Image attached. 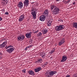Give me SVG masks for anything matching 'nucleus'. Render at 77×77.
Returning a JSON list of instances; mask_svg holds the SVG:
<instances>
[{"mask_svg":"<svg viewBox=\"0 0 77 77\" xmlns=\"http://www.w3.org/2000/svg\"><path fill=\"white\" fill-rule=\"evenodd\" d=\"M50 8L51 9V11H52V13L54 15H56L57 14V12L59 11V8L56 6L55 5H51Z\"/></svg>","mask_w":77,"mask_h":77,"instance_id":"1","label":"nucleus"},{"mask_svg":"<svg viewBox=\"0 0 77 77\" xmlns=\"http://www.w3.org/2000/svg\"><path fill=\"white\" fill-rule=\"evenodd\" d=\"M6 51L8 53H12L13 51H14V47L11 45L7 47H5Z\"/></svg>","mask_w":77,"mask_h":77,"instance_id":"2","label":"nucleus"},{"mask_svg":"<svg viewBox=\"0 0 77 77\" xmlns=\"http://www.w3.org/2000/svg\"><path fill=\"white\" fill-rule=\"evenodd\" d=\"M31 14L32 15L33 19H36V14H37V10L34 9L33 8H32L31 10ZM33 11H34L33 12Z\"/></svg>","mask_w":77,"mask_h":77,"instance_id":"3","label":"nucleus"},{"mask_svg":"<svg viewBox=\"0 0 77 77\" xmlns=\"http://www.w3.org/2000/svg\"><path fill=\"white\" fill-rule=\"evenodd\" d=\"M65 28V26L63 25H60L57 26L55 27V30L57 32L62 30Z\"/></svg>","mask_w":77,"mask_h":77,"instance_id":"4","label":"nucleus"},{"mask_svg":"<svg viewBox=\"0 0 77 77\" xmlns=\"http://www.w3.org/2000/svg\"><path fill=\"white\" fill-rule=\"evenodd\" d=\"M56 71H51L49 73H47L45 75L46 77H52L54 75L56 74Z\"/></svg>","mask_w":77,"mask_h":77,"instance_id":"5","label":"nucleus"},{"mask_svg":"<svg viewBox=\"0 0 77 77\" xmlns=\"http://www.w3.org/2000/svg\"><path fill=\"white\" fill-rule=\"evenodd\" d=\"M24 38V35H22L18 37L17 39V41H23Z\"/></svg>","mask_w":77,"mask_h":77,"instance_id":"6","label":"nucleus"},{"mask_svg":"<svg viewBox=\"0 0 77 77\" xmlns=\"http://www.w3.org/2000/svg\"><path fill=\"white\" fill-rule=\"evenodd\" d=\"M66 60H67V57L66 55H64L63 56L62 60H61L60 62H65Z\"/></svg>","mask_w":77,"mask_h":77,"instance_id":"7","label":"nucleus"},{"mask_svg":"<svg viewBox=\"0 0 77 77\" xmlns=\"http://www.w3.org/2000/svg\"><path fill=\"white\" fill-rule=\"evenodd\" d=\"M24 5L26 7L28 6L29 5V0H25L23 2Z\"/></svg>","mask_w":77,"mask_h":77,"instance_id":"8","label":"nucleus"},{"mask_svg":"<svg viewBox=\"0 0 77 77\" xmlns=\"http://www.w3.org/2000/svg\"><path fill=\"white\" fill-rule=\"evenodd\" d=\"M17 6L19 8H22L23 7V4L22 2H20L18 3Z\"/></svg>","mask_w":77,"mask_h":77,"instance_id":"9","label":"nucleus"},{"mask_svg":"<svg viewBox=\"0 0 77 77\" xmlns=\"http://www.w3.org/2000/svg\"><path fill=\"white\" fill-rule=\"evenodd\" d=\"M25 36L27 39H30V38H31V36H32V32L26 33L25 35Z\"/></svg>","mask_w":77,"mask_h":77,"instance_id":"10","label":"nucleus"},{"mask_svg":"<svg viewBox=\"0 0 77 77\" xmlns=\"http://www.w3.org/2000/svg\"><path fill=\"white\" fill-rule=\"evenodd\" d=\"M24 15H22L20 16L19 19V22L22 21L24 20Z\"/></svg>","mask_w":77,"mask_h":77,"instance_id":"11","label":"nucleus"},{"mask_svg":"<svg viewBox=\"0 0 77 77\" xmlns=\"http://www.w3.org/2000/svg\"><path fill=\"white\" fill-rule=\"evenodd\" d=\"M7 44V43L6 42H5L3 43V44L0 45V48H3L6 46V45Z\"/></svg>","mask_w":77,"mask_h":77,"instance_id":"12","label":"nucleus"},{"mask_svg":"<svg viewBox=\"0 0 77 77\" xmlns=\"http://www.w3.org/2000/svg\"><path fill=\"white\" fill-rule=\"evenodd\" d=\"M8 2V0H2V3L3 5L5 6V5H7Z\"/></svg>","mask_w":77,"mask_h":77,"instance_id":"13","label":"nucleus"},{"mask_svg":"<svg viewBox=\"0 0 77 77\" xmlns=\"http://www.w3.org/2000/svg\"><path fill=\"white\" fill-rule=\"evenodd\" d=\"M45 20V16L43 15L41 16L40 18V20L42 21H44Z\"/></svg>","mask_w":77,"mask_h":77,"instance_id":"14","label":"nucleus"},{"mask_svg":"<svg viewBox=\"0 0 77 77\" xmlns=\"http://www.w3.org/2000/svg\"><path fill=\"white\" fill-rule=\"evenodd\" d=\"M52 20L50 19L49 20H48L47 22V24L48 26H50L51 24V23L52 22Z\"/></svg>","mask_w":77,"mask_h":77,"instance_id":"15","label":"nucleus"},{"mask_svg":"<svg viewBox=\"0 0 77 77\" xmlns=\"http://www.w3.org/2000/svg\"><path fill=\"white\" fill-rule=\"evenodd\" d=\"M28 73L30 75H35L34 72L32 70H29L28 72Z\"/></svg>","mask_w":77,"mask_h":77,"instance_id":"16","label":"nucleus"},{"mask_svg":"<svg viewBox=\"0 0 77 77\" xmlns=\"http://www.w3.org/2000/svg\"><path fill=\"white\" fill-rule=\"evenodd\" d=\"M41 70V68L40 67H37L34 69V71L35 72H38Z\"/></svg>","mask_w":77,"mask_h":77,"instance_id":"17","label":"nucleus"},{"mask_svg":"<svg viewBox=\"0 0 77 77\" xmlns=\"http://www.w3.org/2000/svg\"><path fill=\"white\" fill-rule=\"evenodd\" d=\"M48 10H46L44 12L43 14L45 16H47L48 14Z\"/></svg>","mask_w":77,"mask_h":77,"instance_id":"18","label":"nucleus"},{"mask_svg":"<svg viewBox=\"0 0 77 77\" xmlns=\"http://www.w3.org/2000/svg\"><path fill=\"white\" fill-rule=\"evenodd\" d=\"M73 26L75 29H77V22H74L73 23Z\"/></svg>","mask_w":77,"mask_h":77,"instance_id":"19","label":"nucleus"},{"mask_svg":"<svg viewBox=\"0 0 77 77\" xmlns=\"http://www.w3.org/2000/svg\"><path fill=\"white\" fill-rule=\"evenodd\" d=\"M42 32L43 34H45L48 32V30L47 29H43L42 30Z\"/></svg>","mask_w":77,"mask_h":77,"instance_id":"20","label":"nucleus"},{"mask_svg":"<svg viewBox=\"0 0 77 77\" xmlns=\"http://www.w3.org/2000/svg\"><path fill=\"white\" fill-rule=\"evenodd\" d=\"M42 62V60L41 59H39L38 60V61H36L35 62V63H41Z\"/></svg>","mask_w":77,"mask_h":77,"instance_id":"21","label":"nucleus"},{"mask_svg":"<svg viewBox=\"0 0 77 77\" xmlns=\"http://www.w3.org/2000/svg\"><path fill=\"white\" fill-rule=\"evenodd\" d=\"M43 55L42 56V58H45V56H46V54L45 53H43Z\"/></svg>","mask_w":77,"mask_h":77,"instance_id":"22","label":"nucleus"},{"mask_svg":"<svg viewBox=\"0 0 77 77\" xmlns=\"http://www.w3.org/2000/svg\"><path fill=\"white\" fill-rule=\"evenodd\" d=\"M58 44H59V45L60 46V45H62V44H63V43L62 42L60 41L59 42Z\"/></svg>","mask_w":77,"mask_h":77,"instance_id":"23","label":"nucleus"},{"mask_svg":"<svg viewBox=\"0 0 77 77\" xmlns=\"http://www.w3.org/2000/svg\"><path fill=\"white\" fill-rule=\"evenodd\" d=\"M55 51V49L54 48H53L52 51H51V52H50V53H51V54H52L53 53H54V51Z\"/></svg>","mask_w":77,"mask_h":77,"instance_id":"24","label":"nucleus"},{"mask_svg":"<svg viewBox=\"0 0 77 77\" xmlns=\"http://www.w3.org/2000/svg\"><path fill=\"white\" fill-rule=\"evenodd\" d=\"M60 41L63 42V43H64L65 42V39L64 38H63L62 40H61Z\"/></svg>","mask_w":77,"mask_h":77,"instance_id":"25","label":"nucleus"},{"mask_svg":"<svg viewBox=\"0 0 77 77\" xmlns=\"http://www.w3.org/2000/svg\"><path fill=\"white\" fill-rule=\"evenodd\" d=\"M41 35H42V33H41V32H40L37 34L38 36H41Z\"/></svg>","mask_w":77,"mask_h":77,"instance_id":"26","label":"nucleus"},{"mask_svg":"<svg viewBox=\"0 0 77 77\" xmlns=\"http://www.w3.org/2000/svg\"><path fill=\"white\" fill-rule=\"evenodd\" d=\"M64 3H65V4H68V2L66 1H63Z\"/></svg>","mask_w":77,"mask_h":77,"instance_id":"27","label":"nucleus"},{"mask_svg":"<svg viewBox=\"0 0 77 77\" xmlns=\"http://www.w3.org/2000/svg\"><path fill=\"white\" fill-rule=\"evenodd\" d=\"M5 15H9V13H8V12H6L5 13Z\"/></svg>","mask_w":77,"mask_h":77,"instance_id":"28","label":"nucleus"},{"mask_svg":"<svg viewBox=\"0 0 77 77\" xmlns=\"http://www.w3.org/2000/svg\"><path fill=\"white\" fill-rule=\"evenodd\" d=\"M47 64H48V63H47V62H46L45 63L44 65H45L46 66L47 65Z\"/></svg>","mask_w":77,"mask_h":77,"instance_id":"29","label":"nucleus"},{"mask_svg":"<svg viewBox=\"0 0 77 77\" xmlns=\"http://www.w3.org/2000/svg\"><path fill=\"white\" fill-rule=\"evenodd\" d=\"M22 72H25V73H26V70H25V69L23 70H22Z\"/></svg>","mask_w":77,"mask_h":77,"instance_id":"30","label":"nucleus"},{"mask_svg":"<svg viewBox=\"0 0 77 77\" xmlns=\"http://www.w3.org/2000/svg\"><path fill=\"white\" fill-rule=\"evenodd\" d=\"M2 21V18L1 17V16H0V21Z\"/></svg>","mask_w":77,"mask_h":77,"instance_id":"31","label":"nucleus"},{"mask_svg":"<svg viewBox=\"0 0 77 77\" xmlns=\"http://www.w3.org/2000/svg\"><path fill=\"white\" fill-rule=\"evenodd\" d=\"M75 77H77V73L75 74L74 75Z\"/></svg>","mask_w":77,"mask_h":77,"instance_id":"32","label":"nucleus"},{"mask_svg":"<svg viewBox=\"0 0 77 77\" xmlns=\"http://www.w3.org/2000/svg\"><path fill=\"white\" fill-rule=\"evenodd\" d=\"M31 46H32V45H31L30 46H29L27 47L28 48H30Z\"/></svg>","mask_w":77,"mask_h":77,"instance_id":"33","label":"nucleus"},{"mask_svg":"<svg viewBox=\"0 0 77 77\" xmlns=\"http://www.w3.org/2000/svg\"><path fill=\"white\" fill-rule=\"evenodd\" d=\"M27 48H27V47L25 48V50H27Z\"/></svg>","mask_w":77,"mask_h":77,"instance_id":"34","label":"nucleus"},{"mask_svg":"<svg viewBox=\"0 0 77 77\" xmlns=\"http://www.w3.org/2000/svg\"><path fill=\"white\" fill-rule=\"evenodd\" d=\"M0 55H2V53L1 52H0Z\"/></svg>","mask_w":77,"mask_h":77,"instance_id":"35","label":"nucleus"},{"mask_svg":"<svg viewBox=\"0 0 77 77\" xmlns=\"http://www.w3.org/2000/svg\"><path fill=\"white\" fill-rule=\"evenodd\" d=\"M75 2H74L73 3V5H75Z\"/></svg>","mask_w":77,"mask_h":77,"instance_id":"36","label":"nucleus"},{"mask_svg":"<svg viewBox=\"0 0 77 77\" xmlns=\"http://www.w3.org/2000/svg\"><path fill=\"white\" fill-rule=\"evenodd\" d=\"M36 33H38V32H39V30H37L36 31Z\"/></svg>","mask_w":77,"mask_h":77,"instance_id":"37","label":"nucleus"},{"mask_svg":"<svg viewBox=\"0 0 77 77\" xmlns=\"http://www.w3.org/2000/svg\"><path fill=\"white\" fill-rule=\"evenodd\" d=\"M57 2H59V1H60V0H56Z\"/></svg>","mask_w":77,"mask_h":77,"instance_id":"38","label":"nucleus"},{"mask_svg":"<svg viewBox=\"0 0 77 77\" xmlns=\"http://www.w3.org/2000/svg\"><path fill=\"white\" fill-rule=\"evenodd\" d=\"M69 2H70V1H68V2H67L68 3H69Z\"/></svg>","mask_w":77,"mask_h":77,"instance_id":"39","label":"nucleus"},{"mask_svg":"<svg viewBox=\"0 0 77 77\" xmlns=\"http://www.w3.org/2000/svg\"><path fill=\"white\" fill-rule=\"evenodd\" d=\"M34 33H36V32H34Z\"/></svg>","mask_w":77,"mask_h":77,"instance_id":"40","label":"nucleus"},{"mask_svg":"<svg viewBox=\"0 0 77 77\" xmlns=\"http://www.w3.org/2000/svg\"><path fill=\"white\" fill-rule=\"evenodd\" d=\"M4 11L5 12V10Z\"/></svg>","mask_w":77,"mask_h":77,"instance_id":"41","label":"nucleus"}]
</instances>
